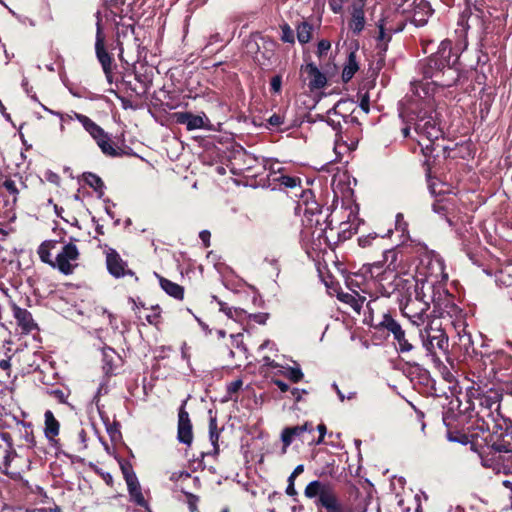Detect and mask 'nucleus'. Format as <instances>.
Returning <instances> with one entry per match:
<instances>
[{
	"mask_svg": "<svg viewBox=\"0 0 512 512\" xmlns=\"http://www.w3.org/2000/svg\"><path fill=\"white\" fill-rule=\"evenodd\" d=\"M313 430V425L308 422L304 423L303 425L285 427L281 433V440L284 445V450L293 442L294 438L296 437L300 438L302 442H312V439L309 440L305 437V433H312Z\"/></svg>",
	"mask_w": 512,
	"mask_h": 512,
	"instance_id": "f8f14e48",
	"label": "nucleus"
},
{
	"mask_svg": "<svg viewBox=\"0 0 512 512\" xmlns=\"http://www.w3.org/2000/svg\"><path fill=\"white\" fill-rule=\"evenodd\" d=\"M106 265L108 272L116 278L134 274L131 270L125 269L127 266L126 262L122 260L116 250L111 248L106 252Z\"/></svg>",
	"mask_w": 512,
	"mask_h": 512,
	"instance_id": "4468645a",
	"label": "nucleus"
},
{
	"mask_svg": "<svg viewBox=\"0 0 512 512\" xmlns=\"http://www.w3.org/2000/svg\"><path fill=\"white\" fill-rule=\"evenodd\" d=\"M83 181L98 194V198L104 195L105 184L103 180L92 172H85L83 174Z\"/></svg>",
	"mask_w": 512,
	"mask_h": 512,
	"instance_id": "cd10ccee",
	"label": "nucleus"
},
{
	"mask_svg": "<svg viewBox=\"0 0 512 512\" xmlns=\"http://www.w3.org/2000/svg\"><path fill=\"white\" fill-rule=\"evenodd\" d=\"M422 345L428 353H435V349L446 351L448 348V337L441 329H425L420 332Z\"/></svg>",
	"mask_w": 512,
	"mask_h": 512,
	"instance_id": "0eeeda50",
	"label": "nucleus"
},
{
	"mask_svg": "<svg viewBox=\"0 0 512 512\" xmlns=\"http://www.w3.org/2000/svg\"><path fill=\"white\" fill-rule=\"evenodd\" d=\"M197 502H198V497L191 494L189 501H188V507H189L190 512L197 511Z\"/></svg>",
	"mask_w": 512,
	"mask_h": 512,
	"instance_id": "338daca9",
	"label": "nucleus"
},
{
	"mask_svg": "<svg viewBox=\"0 0 512 512\" xmlns=\"http://www.w3.org/2000/svg\"><path fill=\"white\" fill-rule=\"evenodd\" d=\"M371 326L375 329H386L393 334V337L399 335L403 330L401 325L389 313L383 314L382 320L377 324L371 323Z\"/></svg>",
	"mask_w": 512,
	"mask_h": 512,
	"instance_id": "393cba45",
	"label": "nucleus"
},
{
	"mask_svg": "<svg viewBox=\"0 0 512 512\" xmlns=\"http://www.w3.org/2000/svg\"><path fill=\"white\" fill-rule=\"evenodd\" d=\"M394 339L397 341L401 353L410 352L413 349V345L405 337L404 330L399 335L394 336Z\"/></svg>",
	"mask_w": 512,
	"mask_h": 512,
	"instance_id": "c9c22d12",
	"label": "nucleus"
},
{
	"mask_svg": "<svg viewBox=\"0 0 512 512\" xmlns=\"http://www.w3.org/2000/svg\"><path fill=\"white\" fill-rule=\"evenodd\" d=\"M174 120L177 124L185 125L188 131L211 130V123L205 113L195 115L189 111L176 112L174 113Z\"/></svg>",
	"mask_w": 512,
	"mask_h": 512,
	"instance_id": "6e6552de",
	"label": "nucleus"
},
{
	"mask_svg": "<svg viewBox=\"0 0 512 512\" xmlns=\"http://www.w3.org/2000/svg\"><path fill=\"white\" fill-rule=\"evenodd\" d=\"M264 168L269 170V174L267 176V184H269V178L272 177L273 174L280 175L283 173L284 168L279 166L278 162H274L270 159L265 161Z\"/></svg>",
	"mask_w": 512,
	"mask_h": 512,
	"instance_id": "e433bc0d",
	"label": "nucleus"
},
{
	"mask_svg": "<svg viewBox=\"0 0 512 512\" xmlns=\"http://www.w3.org/2000/svg\"><path fill=\"white\" fill-rule=\"evenodd\" d=\"M209 439L213 446V453L218 454L219 446V432L217 431V420L216 417L211 416L209 420Z\"/></svg>",
	"mask_w": 512,
	"mask_h": 512,
	"instance_id": "2f4dec72",
	"label": "nucleus"
},
{
	"mask_svg": "<svg viewBox=\"0 0 512 512\" xmlns=\"http://www.w3.org/2000/svg\"><path fill=\"white\" fill-rule=\"evenodd\" d=\"M108 378L109 377H105L97 389V392L94 396V401L96 404L98 403V399L101 395H105L109 392Z\"/></svg>",
	"mask_w": 512,
	"mask_h": 512,
	"instance_id": "79ce46f5",
	"label": "nucleus"
},
{
	"mask_svg": "<svg viewBox=\"0 0 512 512\" xmlns=\"http://www.w3.org/2000/svg\"><path fill=\"white\" fill-rule=\"evenodd\" d=\"M119 359L115 350L111 347L105 346L102 349L103 372L105 377H110L115 374V360Z\"/></svg>",
	"mask_w": 512,
	"mask_h": 512,
	"instance_id": "aec40b11",
	"label": "nucleus"
},
{
	"mask_svg": "<svg viewBox=\"0 0 512 512\" xmlns=\"http://www.w3.org/2000/svg\"><path fill=\"white\" fill-rule=\"evenodd\" d=\"M248 315L249 314L244 309L234 307L233 314L230 319L237 321V322H242L244 319L248 318Z\"/></svg>",
	"mask_w": 512,
	"mask_h": 512,
	"instance_id": "a18cd8bd",
	"label": "nucleus"
},
{
	"mask_svg": "<svg viewBox=\"0 0 512 512\" xmlns=\"http://www.w3.org/2000/svg\"><path fill=\"white\" fill-rule=\"evenodd\" d=\"M349 0H328L330 9L338 14L341 13L343 10V6L345 3H347Z\"/></svg>",
	"mask_w": 512,
	"mask_h": 512,
	"instance_id": "49530a36",
	"label": "nucleus"
},
{
	"mask_svg": "<svg viewBox=\"0 0 512 512\" xmlns=\"http://www.w3.org/2000/svg\"><path fill=\"white\" fill-rule=\"evenodd\" d=\"M312 26L307 22H302L297 27V39L301 44H306L312 36Z\"/></svg>",
	"mask_w": 512,
	"mask_h": 512,
	"instance_id": "473e14b6",
	"label": "nucleus"
},
{
	"mask_svg": "<svg viewBox=\"0 0 512 512\" xmlns=\"http://www.w3.org/2000/svg\"><path fill=\"white\" fill-rule=\"evenodd\" d=\"M304 495L314 499V504L319 511L325 512H352L338 496L335 487L324 481L313 480L307 484Z\"/></svg>",
	"mask_w": 512,
	"mask_h": 512,
	"instance_id": "f03ea898",
	"label": "nucleus"
},
{
	"mask_svg": "<svg viewBox=\"0 0 512 512\" xmlns=\"http://www.w3.org/2000/svg\"><path fill=\"white\" fill-rule=\"evenodd\" d=\"M242 385H243L242 380L238 379V380L231 382L228 385L227 390L229 393H236L242 387Z\"/></svg>",
	"mask_w": 512,
	"mask_h": 512,
	"instance_id": "052dcab7",
	"label": "nucleus"
},
{
	"mask_svg": "<svg viewBox=\"0 0 512 512\" xmlns=\"http://www.w3.org/2000/svg\"><path fill=\"white\" fill-rule=\"evenodd\" d=\"M424 287L427 288L428 292H431V302L435 316L441 317L445 313L452 315L457 312L458 307L454 303V297L443 283L439 281L438 283H428Z\"/></svg>",
	"mask_w": 512,
	"mask_h": 512,
	"instance_id": "39448f33",
	"label": "nucleus"
},
{
	"mask_svg": "<svg viewBox=\"0 0 512 512\" xmlns=\"http://www.w3.org/2000/svg\"><path fill=\"white\" fill-rule=\"evenodd\" d=\"M426 310V308L422 307L420 312H417L414 315L410 316L411 322L416 326H420L421 324H423Z\"/></svg>",
	"mask_w": 512,
	"mask_h": 512,
	"instance_id": "8fccbe9b",
	"label": "nucleus"
},
{
	"mask_svg": "<svg viewBox=\"0 0 512 512\" xmlns=\"http://www.w3.org/2000/svg\"><path fill=\"white\" fill-rule=\"evenodd\" d=\"M413 5H415V8L411 18V23L416 27L425 26L428 22V18L433 12L430 4L425 0H414Z\"/></svg>",
	"mask_w": 512,
	"mask_h": 512,
	"instance_id": "dca6fc26",
	"label": "nucleus"
},
{
	"mask_svg": "<svg viewBox=\"0 0 512 512\" xmlns=\"http://www.w3.org/2000/svg\"><path fill=\"white\" fill-rule=\"evenodd\" d=\"M295 363V366L292 367V366H286L284 367L285 371H284V375L293 383H298L300 382L303 377H304V374L300 368V366L296 363Z\"/></svg>",
	"mask_w": 512,
	"mask_h": 512,
	"instance_id": "72a5a7b5",
	"label": "nucleus"
},
{
	"mask_svg": "<svg viewBox=\"0 0 512 512\" xmlns=\"http://www.w3.org/2000/svg\"><path fill=\"white\" fill-rule=\"evenodd\" d=\"M379 29L378 40L385 42L383 50L387 49V43L395 33L402 32L406 26V17L398 9H387L382 12L381 18L376 23Z\"/></svg>",
	"mask_w": 512,
	"mask_h": 512,
	"instance_id": "20e7f679",
	"label": "nucleus"
},
{
	"mask_svg": "<svg viewBox=\"0 0 512 512\" xmlns=\"http://www.w3.org/2000/svg\"><path fill=\"white\" fill-rule=\"evenodd\" d=\"M13 315L24 332L29 333L37 327L32 314L27 309L14 306Z\"/></svg>",
	"mask_w": 512,
	"mask_h": 512,
	"instance_id": "f3484780",
	"label": "nucleus"
},
{
	"mask_svg": "<svg viewBox=\"0 0 512 512\" xmlns=\"http://www.w3.org/2000/svg\"><path fill=\"white\" fill-rule=\"evenodd\" d=\"M218 305L221 312H223L228 318L232 317L234 307H229L227 303L222 300H218Z\"/></svg>",
	"mask_w": 512,
	"mask_h": 512,
	"instance_id": "5fc2aeb1",
	"label": "nucleus"
},
{
	"mask_svg": "<svg viewBox=\"0 0 512 512\" xmlns=\"http://www.w3.org/2000/svg\"><path fill=\"white\" fill-rule=\"evenodd\" d=\"M443 186H444L443 183H436L433 181V182L429 183L428 188H429L430 193L433 196H436V195H441V194L445 193V190L442 189Z\"/></svg>",
	"mask_w": 512,
	"mask_h": 512,
	"instance_id": "3c124183",
	"label": "nucleus"
},
{
	"mask_svg": "<svg viewBox=\"0 0 512 512\" xmlns=\"http://www.w3.org/2000/svg\"><path fill=\"white\" fill-rule=\"evenodd\" d=\"M330 48H331L330 42L328 40L322 39L321 41H319L318 46H317L318 54L320 56L323 54H326Z\"/></svg>",
	"mask_w": 512,
	"mask_h": 512,
	"instance_id": "603ef678",
	"label": "nucleus"
},
{
	"mask_svg": "<svg viewBox=\"0 0 512 512\" xmlns=\"http://www.w3.org/2000/svg\"><path fill=\"white\" fill-rule=\"evenodd\" d=\"M301 71L306 74L308 79V88L311 92L322 89L327 84V78L314 63H308L301 67Z\"/></svg>",
	"mask_w": 512,
	"mask_h": 512,
	"instance_id": "2eb2a0df",
	"label": "nucleus"
},
{
	"mask_svg": "<svg viewBox=\"0 0 512 512\" xmlns=\"http://www.w3.org/2000/svg\"><path fill=\"white\" fill-rule=\"evenodd\" d=\"M346 102L344 101H338L334 107L329 109L327 111V116L319 115V119L321 121H325L329 126L332 127L333 130L339 131L341 128V121L340 118H342V114L338 112V108H340L343 104Z\"/></svg>",
	"mask_w": 512,
	"mask_h": 512,
	"instance_id": "b1692460",
	"label": "nucleus"
},
{
	"mask_svg": "<svg viewBox=\"0 0 512 512\" xmlns=\"http://www.w3.org/2000/svg\"><path fill=\"white\" fill-rule=\"evenodd\" d=\"M428 283H438V281L433 280L431 278H427L421 282H419V280H417L415 283V298H416V300L422 302L423 308H426V309H428L430 307V305L432 304L431 292H428L427 288L424 287Z\"/></svg>",
	"mask_w": 512,
	"mask_h": 512,
	"instance_id": "412c9836",
	"label": "nucleus"
},
{
	"mask_svg": "<svg viewBox=\"0 0 512 512\" xmlns=\"http://www.w3.org/2000/svg\"><path fill=\"white\" fill-rule=\"evenodd\" d=\"M377 237V234H368L358 239V243L361 247L365 248L371 245V241Z\"/></svg>",
	"mask_w": 512,
	"mask_h": 512,
	"instance_id": "864d4df0",
	"label": "nucleus"
},
{
	"mask_svg": "<svg viewBox=\"0 0 512 512\" xmlns=\"http://www.w3.org/2000/svg\"><path fill=\"white\" fill-rule=\"evenodd\" d=\"M459 54L453 51L452 42L448 39L441 41L435 53L419 61L418 71L424 80H430L423 87L424 95H429V85L436 87H451L459 79Z\"/></svg>",
	"mask_w": 512,
	"mask_h": 512,
	"instance_id": "f257e3e1",
	"label": "nucleus"
},
{
	"mask_svg": "<svg viewBox=\"0 0 512 512\" xmlns=\"http://www.w3.org/2000/svg\"><path fill=\"white\" fill-rule=\"evenodd\" d=\"M331 387L334 389V391L336 392L339 400L341 402H344L346 399L347 400H352L356 397L357 393L355 391H351L349 392L347 395L345 394H342V391L340 390L339 386L337 385L336 382H333Z\"/></svg>",
	"mask_w": 512,
	"mask_h": 512,
	"instance_id": "a19ab883",
	"label": "nucleus"
},
{
	"mask_svg": "<svg viewBox=\"0 0 512 512\" xmlns=\"http://www.w3.org/2000/svg\"><path fill=\"white\" fill-rule=\"evenodd\" d=\"M128 492L131 497V500L138 506L147 508L148 503L145 500L142 492H141V486L138 481L137 476H130L128 478Z\"/></svg>",
	"mask_w": 512,
	"mask_h": 512,
	"instance_id": "6ab92c4d",
	"label": "nucleus"
},
{
	"mask_svg": "<svg viewBox=\"0 0 512 512\" xmlns=\"http://www.w3.org/2000/svg\"><path fill=\"white\" fill-rule=\"evenodd\" d=\"M269 318L268 313H253L248 315V319L253 320L254 322L264 325Z\"/></svg>",
	"mask_w": 512,
	"mask_h": 512,
	"instance_id": "de8ad7c7",
	"label": "nucleus"
},
{
	"mask_svg": "<svg viewBox=\"0 0 512 512\" xmlns=\"http://www.w3.org/2000/svg\"><path fill=\"white\" fill-rule=\"evenodd\" d=\"M435 263L440 271V274L444 280H447L448 275L444 273V262L442 258H440L438 255H435Z\"/></svg>",
	"mask_w": 512,
	"mask_h": 512,
	"instance_id": "680f3d73",
	"label": "nucleus"
},
{
	"mask_svg": "<svg viewBox=\"0 0 512 512\" xmlns=\"http://www.w3.org/2000/svg\"><path fill=\"white\" fill-rule=\"evenodd\" d=\"M281 40L285 43H294V32L288 24L281 26Z\"/></svg>",
	"mask_w": 512,
	"mask_h": 512,
	"instance_id": "ea45409f",
	"label": "nucleus"
},
{
	"mask_svg": "<svg viewBox=\"0 0 512 512\" xmlns=\"http://www.w3.org/2000/svg\"><path fill=\"white\" fill-rule=\"evenodd\" d=\"M491 449L498 453H506L512 455V434H505L500 439L494 441Z\"/></svg>",
	"mask_w": 512,
	"mask_h": 512,
	"instance_id": "7c9ffc66",
	"label": "nucleus"
},
{
	"mask_svg": "<svg viewBox=\"0 0 512 512\" xmlns=\"http://www.w3.org/2000/svg\"><path fill=\"white\" fill-rule=\"evenodd\" d=\"M430 105L424 102L411 104L400 110L399 116L403 123H410L419 136L422 135L425 126L424 117H426Z\"/></svg>",
	"mask_w": 512,
	"mask_h": 512,
	"instance_id": "423d86ee",
	"label": "nucleus"
},
{
	"mask_svg": "<svg viewBox=\"0 0 512 512\" xmlns=\"http://www.w3.org/2000/svg\"><path fill=\"white\" fill-rule=\"evenodd\" d=\"M282 88V77L281 75H275L271 78L270 89L273 93H280Z\"/></svg>",
	"mask_w": 512,
	"mask_h": 512,
	"instance_id": "c03bdc74",
	"label": "nucleus"
},
{
	"mask_svg": "<svg viewBox=\"0 0 512 512\" xmlns=\"http://www.w3.org/2000/svg\"><path fill=\"white\" fill-rule=\"evenodd\" d=\"M230 337L232 339L233 345L237 349H240L244 352L247 351V348H246L245 344L243 343V334L242 333L231 334Z\"/></svg>",
	"mask_w": 512,
	"mask_h": 512,
	"instance_id": "37998d69",
	"label": "nucleus"
},
{
	"mask_svg": "<svg viewBox=\"0 0 512 512\" xmlns=\"http://www.w3.org/2000/svg\"><path fill=\"white\" fill-rule=\"evenodd\" d=\"M95 53L97 60L101 64L103 72H107L108 67L113 64V58L105 48V36L103 34L100 19H98L96 23Z\"/></svg>",
	"mask_w": 512,
	"mask_h": 512,
	"instance_id": "9d476101",
	"label": "nucleus"
},
{
	"mask_svg": "<svg viewBox=\"0 0 512 512\" xmlns=\"http://www.w3.org/2000/svg\"><path fill=\"white\" fill-rule=\"evenodd\" d=\"M359 66L356 60L355 52H350L347 61L344 65L343 71H342V80L343 82L347 83L349 82L355 73L358 71Z\"/></svg>",
	"mask_w": 512,
	"mask_h": 512,
	"instance_id": "c85d7f7f",
	"label": "nucleus"
},
{
	"mask_svg": "<svg viewBox=\"0 0 512 512\" xmlns=\"http://www.w3.org/2000/svg\"><path fill=\"white\" fill-rule=\"evenodd\" d=\"M283 123H284V117L281 116L280 114L274 113L267 119V124H268V126H271V127H279Z\"/></svg>",
	"mask_w": 512,
	"mask_h": 512,
	"instance_id": "09e8293b",
	"label": "nucleus"
},
{
	"mask_svg": "<svg viewBox=\"0 0 512 512\" xmlns=\"http://www.w3.org/2000/svg\"><path fill=\"white\" fill-rule=\"evenodd\" d=\"M300 178L288 176L283 173L280 175L273 174L272 177L269 178V184H267L268 187H271L272 190H276L279 187H285V188H296L300 186Z\"/></svg>",
	"mask_w": 512,
	"mask_h": 512,
	"instance_id": "a211bd4d",
	"label": "nucleus"
},
{
	"mask_svg": "<svg viewBox=\"0 0 512 512\" xmlns=\"http://www.w3.org/2000/svg\"><path fill=\"white\" fill-rule=\"evenodd\" d=\"M447 439H448V441L454 442V443L466 444L468 442V438L466 435H460L459 437H457V436H453L452 433H448Z\"/></svg>",
	"mask_w": 512,
	"mask_h": 512,
	"instance_id": "6e6d98bb",
	"label": "nucleus"
},
{
	"mask_svg": "<svg viewBox=\"0 0 512 512\" xmlns=\"http://www.w3.org/2000/svg\"><path fill=\"white\" fill-rule=\"evenodd\" d=\"M77 119L89 135L95 140L102 153L109 157H117L121 153L113 146L109 134L88 116L74 112L69 119Z\"/></svg>",
	"mask_w": 512,
	"mask_h": 512,
	"instance_id": "7ed1b4c3",
	"label": "nucleus"
},
{
	"mask_svg": "<svg viewBox=\"0 0 512 512\" xmlns=\"http://www.w3.org/2000/svg\"><path fill=\"white\" fill-rule=\"evenodd\" d=\"M264 261L275 269L277 276L280 274V265L276 258L266 257Z\"/></svg>",
	"mask_w": 512,
	"mask_h": 512,
	"instance_id": "0e129e2a",
	"label": "nucleus"
},
{
	"mask_svg": "<svg viewBox=\"0 0 512 512\" xmlns=\"http://www.w3.org/2000/svg\"><path fill=\"white\" fill-rule=\"evenodd\" d=\"M375 300H372V301H368L366 303V309L368 310L369 312V315L368 316H365V322L367 324H369L371 326V323L373 321V308H372V303L374 302Z\"/></svg>",
	"mask_w": 512,
	"mask_h": 512,
	"instance_id": "e2e57ef3",
	"label": "nucleus"
},
{
	"mask_svg": "<svg viewBox=\"0 0 512 512\" xmlns=\"http://www.w3.org/2000/svg\"><path fill=\"white\" fill-rule=\"evenodd\" d=\"M3 186L5 187V189L10 193L12 194L14 197H13V200H12V204L15 205L16 202H17V195L19 194V190L17 189L16 187V183L15 181H13L12 179H6L4 182H3Z\"/></svg>",
	"mask_w": 512,
	"mask_h": 512,
	"instance_id": "58836bf2",
	"label": "nucleus"
},
{
	"mask_svg": "<svg viewBox=\"0 0 512 512\" xmlns=\"http://www.w3.org/2000/svg\"><path fill=\"white\" fill-rule=\"evenodd\" d=\"M157 278L159 279V284L161 288L171 297H174L175 299H183L184 296V288L175 283L172 282L158 274H156Z\"/></svg>",
	"mask_w": 512,
	"mask_h": 512,
	"instance_id": "a878e982",
	"label": "nucleus"
},
{
	"mask_svg": "<svg viewBox=\"0 0 512 512\" xmlns=\"http://www.w3.org/2000/svg\"><path fill=\"white\" fill-rule=\"evenodd\" d=\"M273 383L280 389L281 392H287L290 390L289 385L280 379H274Z\"/></svg>",
	"mask_w": 512,
	"mask_h": 512,
	"instance_id": "774afa93",
	"label": "nucleus"
},
{
	"mask_svg": "<svg viewBox=\"0 0 512 512\" xmlns=\"http://www.w3.org/2000/svg\"><path fill=\"white\" fill-rule=\"evenodd\" d=\"M45 177H46L47 181H49L50 183H54V184H58L59 180H60L59 175L52 171H47L45 174Z\"/></svg>",
	"mask_w": 512,
	"mask_h": 512,
	"instance_id": "69168bd1",
	"label": "nucleus"
},
{
	"mask_svg": "<svg viewBox=\"0 0 512 512\" xmlns=\"http://www.w3.org/2000/svg\"><path fill=\"white\" fill-rule=\"evenodd\" d=\"M79 256L78 248L73 243L64 245L62 251L56 257V265L60 272L68 275L72 272L70 261L76 260Z\"/></svg>",
	"mask_w": 512,
	"mask_h": 512,
	"instance_id": "ddd939ff",
	"label": "nucleus"
},
{
	"mask_svg": "<svg viewBox=\"0 0 512 512\" xmlns=\"http://www.w3.org/2000/svg\"><path fill=\"white\" fill-rule=\"evenodd\" d=\"M45 418V436L52 440L59 434L60 424L58 420L54 417L52 411L47 410L44 414Z\"/></svg>",
	"mask_w": 512,
	"mask_h": 512,
	"instance_id": "bb28decb",
	"label": "nucleus"
},
{
	"mask_svg": "<svg viewBox=\"0 0 512 512\" xmlns=\"http://www.w3.org/2000/svg\"><path fill=\"white\" fill-rule=\"evenodd\" d=\"M291 395L293 396L295 402H300L302 400V394H307V390L305 389H299V388H293L290 390Z\"/></svg>",
	"mask_w": 512,
	"mask_h": 512,
	"instance_id": "4d7b16f0",
	"label": "nucleus"
},
{
	"mask_svg": "<svg viewBox=\"0 0 512 512\" xmlns=\"http://www.w3.org/2000/svg\"><path fill=\"white\" fill-rule=\"evenodd\" d=\"M407 227V223L404 221V216L402 213H398L396 215V229L404 231Z\"/></svg>",
	"mask_w": 512,
	"mask_h": 512,
	"instance_id": "13d9d810",
	"label": "nucleus"
},
{
	"mask_svg": "<svg viewBox=\"0 0 512 512\" xmlns=\"http://www.w3.org/2000/svg\"><path fill=\"white\" fill-rule=\"evenodd\" d=\"M337 298L348 305L351 306V308L360 314L361 309L363 307V304L366 301V297L364 295H361L360 293H345V292H339L337 295Z\"/></svg>",
	"mask_w": 512,
	"mask_h": 512,
	"instance_id": "4be33fe9",
	"label": "nucleus"
},
{
	"mask_svg": "<svg viewBox=\"0 0 512 512\" xmlns=\"http://www.w3.org/2000/svg\"><path fill=\"white\" fill-rule=\"evenodd\" d=\"M186 400H184L178 411V432L177 439L180 443L191 445L193 441L192 423L189 413L185 409Z\"/></svg>",
	"mask_w": 512,
	"mask_h": 512,
	"instance_id": "1a4fd4ad",
	"label": "nucleus"
},
{
	"mask_svg": "<svg viewBox=\"0 0 512 512\" xmlns=\"http://www.w3.org/2000/svg\"><path fill=\"white\" fill-rule=\"evenodd\" d=\"M303 471H304V465L303 464L297 465L294 468L293 472L288 477V481L295 482L296 477L299 476L301 473H303Z\"/></svg>",
	"mask_w": 512,
	"mask_h": 512,
	"instance_id": "bf43d9fd",
	"label": "nucleus"
},
{
	"mask_svg": "<svg viewBox=\"0 0 512 512\" xmlns=\"http://www.w3.org/2000/svg\"><path fill=\"white\" fill-rule=\"evenodd\" d=\"M55 245H56L55 241L46 240L40 244V246L38 247V250H37L40 260L43 263H46V264L52 266L53 268L57 267V265H56V261L54 262L51 259L50 250L53 249L55 247Z\"/></svg>",
	"mask_w": 512,
	"mask_h": 512,
	"instance_id": "c756f323",
	"label": "nucleus"
},
{
	"mask_svg": "<svg viewBox=\"0 0 512 512\" xmlns=\"http://www.w3.org/2000/svg\"><path fill=\"white\" fill-rule=\"evenodd\" d=\"M106 431L110 436L111 441H118L121 439L120 424L117 421L106 423Z\"/></svg>",
	"mask_w": 512,
	"mask_h": 512,
	"instance_id": "f704fd0d",
	"label": "nucleus"
},
{
	"mask_svg": "<svg viewBox=\"0 0 512 512\" xmlns=\"http://www.w3.org/2000/svg\"><path fill=\"white\" fill-rule=\"evenodd\" d=\"M424 129L422 137L427 138L430 142L439 139L443 135L438 120V112L430 105L426 117H424Z\"/></svg>",
	"mask_w": 512,
	"mask_h": 512,
	"instance_id": "9b49d317",
	"label": "nucleus"
},
{
	"mask_svg": "<svg viewBox=\"0 0 512 512\" xmlns=\"http://www.w3.org/2000/svg\"><path fill=\"white\" fill-rule=\"evenodd\" d=\"M365 26V16L362 5H353V11L351 20L349 22V28L352 30L354 35H359Z\"/></svg>",
	"mask_w": 512,
	"mask_h": 512,
	"instance_id": "5701e85b",
	"label": "nucleus"
},
{
	"mask_svg": "<svg viewBox=\"0 0 512 512\" xmlns=\"http://www.w3.org/2000/svg\"><path fill=\"white\" fill-rule=\"evenodd\" d=\"M356 277H358L357 274L354 275V278L353 277L346 278V281H345L346 286L352 293H360V292L365 293V290L361 287L360 283L355 279Z\"/></svg>",
	"mask_w": 512,
	"mask_h": 512,
	"instance_id": "4c0bfd02",
	"label": "nucleus"
}]
</instances>
